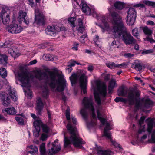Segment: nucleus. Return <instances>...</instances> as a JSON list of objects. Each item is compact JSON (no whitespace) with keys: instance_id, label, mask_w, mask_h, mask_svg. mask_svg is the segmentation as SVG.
Returning <instances> with one entry per match:
<instances>
[{"instance_id":"7c9ffc66","label":"nucleus","mask_w":155,"mask_h":155,"mask_svg":"<svg viewBox=\"0 0 155 155\" xmlns=\"http://www.w3.org/2000/svg\"><path fill=\"white\" fill-rule=\"evenodd\" d=\"M47 61H56L57 59L56 57L52 54H47L45 56Z\"/></svg>"},{"instance_id":"5fc2aeb1","label":"nucleus","mask_w":155,"mask_h":155,"mask_svg":"<svg viewBox=\"0 0 155 155\" xmlns=\"http://www.w3.org/2000/svg\"><path fill=\"white\" fill-rule=\"evenodd\" d=\"M78 44L76 43H75L74 44V46L72 48V49L77 51L78 50Z\"/></svg>"},{"instance_id":"774afa93","label":"nucleus","mask_w":155,"mask_h":155,"mask_svg":"<svg viewBox=\"0 0 155 155\" xmlns=\"http://www.w3.org/2000/svg\"><path fill=\"white\" fill-rule=\"evenodd\" d=\"M110 74H107L104 77V79L105 80L108 81L109 79Z\"/></svg>"},{"instance_id":"4c0bfd02","label":"nucleus","mask_w":155,"mask_h":155,"mask_svg":"<svg viewBox=\"0 0 155 155\" xmlns=\"http://www.w3.org/2000/svg\"><path fill=\"white\" fill-rule=\"evenodd\" d=\"M132 32L133 35L137 38H138L139 33L138 28H135L132 30Z\"/></svg>"},{"instance_id":"f257e3e1","label":"nucleus","mask_w":155,"mask_h":155,"mask_svg":"<svg viewBox=\"0 0 155 155\" xmlns=\"http://www.w3.org/2000/svg\"><path fill=\"white\" fill-rule=\"evenodd\" d=\"M48 73V75L43 70L39 69L36 71L35 74L36 78L45 81L41 86L42 95L45 98L49 95L48 84L52 89L58 92L63 91L66 85V81L63 74L52 71H49Z\"/></svg>"},{"instance_id":"dca6fc26","label":"nucleus","mask_w":155,"mask_h":155,"mask_svg":"<svg viewBox=\"0 0 155 155\" xmlns=\"http://www.w3.org/2000/svg\"><path fill=\"white\" fill-rule=\"evenodd\" d=\"M62 28L58 26H48L47 31H48V34L51 36H54L58 33L60 31Z\"/></svg>"},{"instance_id":"39448f33","label":"nucleus","mask_w":155,"mask_h":155,"mask_svg":"<svg viewBox=\"0 0 155 155\" xmlns=\"http://www.w3.org/2000/svg\"><path fill=\"white\" fill-rule=\"evenodd\" d=\"M83 103L84 107L81 109L80 110V114L83 118L86 120L88 116V112L87 109H88L92 112V115L93 120H92L91 123H87V126L90 128L96 124V117L94 113V109L93 106L92 99L91 98L85 97L83 101Z\"/></svg>"},{"instance_id":"6ab92c4d","label":"nucleus","mask_w":155,"mask_h":155,"mask_svg":"<svg viewBox=\"0 0 155 155\" xmlns=\"http://www.w3.org/2000/svg\"><path fill=\"white\" fill-rule=\"evenodd\" d=\"M52 147L48 150L49 155H53L56 153L61 150L60 145H58L56 146L54 143H52Z\"/></svg>"},{"instance_id":"4468645a","label":"nucleus","mask_w":155,"mask_h":155,"mask_svg":"<svg viewBox=\"0 0 155 155\" xmlns=\"http://www.w3.org/2000/svg\"><path fill=\"white\" fill-rule=\"evenodd\" d=\"M8 31L12 34H17L23 30L22 28L16 24H11L8 27Z\"/></svg>"},{"instance_id":"680f3d73","label":"nucleus","mask_w":155,"mask_h":155,"mask_svg":"<svg viewBox=\"0 0 155 155\" xmlns=\"http://www.w3.org/2000/svg\"><path fill=\"white\" fill-rule=\"evenodd\" d=\"M0 120L4 122H6L7 121L6 119L2 115L0 114Z\"/></svg>"},{"instance_id":"20e7f679","label":"nucleus","mask_w":155,"mask_h":155,"mask_svg":"<svg viewBox=\"0 0 155 155\" xmlns=\"http://www.w3.org/2000/svg\"><path fill=\"white\" fill-rule=\"evenodd\" d=\"M108 10L110 12V15L111 17V21L113 27L112 30L110 28L109 25L107 21V18L103 16L102 18V22L104 25L103 27L101 25H98L101 28L102 31L104 32L105 31L110 32L112 31H114L119 28L123 27L124 26L121 17L119 14L116 12H111L110 9Z\"/></svg>"},{"instance_id":"6e6552de","label":"nucleus","mask_w":155,"mask_h":155,"mask_svg":"<svg viewBox=\"0 0 155 155\" xmlns=\"http://www.w3.org/2000/svg\"><path fill=\"white\" fill-rule=\"evenodd\" d=\"M70 80L72 85L75 84L79 79L80 87L84 94L86 92V87L87 82V79L84 73L78 75L75 73H73L71 76L69 77Z\"/></svg>"},{"instance_id":"c756f323","label":"nucleus","mask_w":155,"mask_h":155,"mask_svg":"<svg viewBox=\"0 0 155 155\" xmlns=\"http://www.w3.org/2000/svg\"><path fill=\"white\" fill-rule=\"evenodd\" d=\"M114 5L116 9L119 10L122 9L124 6V4L119 1L116 2L114 3Z\"/></svg>"},{"instance_id":"a878e982","label":"nucleus","mask_w":155,"mask_h":155,"mask_svg":"<svg viewBox=\"0 0 155 155\" xmlns=\"http://www.w3.org/2000/svg\"><path fill=\"white\" fill-rule=\"evenodd\" d=\"M2 112L3 113L6 112L10 115H13L16 114V110L13 107L5 108V110H2Z\"/></svg>"},{"instance_id":"3c124183","label":"nucleus","mask_w":155,"mask_h":155,"mask_svg":"<svg viewBox=\"0 0 155 155\" xmlns=\"http://www.w3.org/2000/svg\"><path fill=\"white\" fill-rule=\"evenodd\" d=\"M126 66V63H123L120 64H117L116 67L119 68H122L124 66Z\"/></svg>"},{"instance_id":"c85d7f7f","label":"nucleus","mask_w":155,"mask_h":155,"mask_svg":"<svg viewBox=\"0 0 155 155\" xmlns=\"http://www.w3.org/2000/svg\"><path fill=\"white\" fill-rule=\"evenodd\" d=\"M131 67L137 70L140 71L142 69V66L140 63L134 62L132 63Z\"/></svg>"},{"instance_id":"e2e57ef3","label":"nucleus","mask_w":155,"mask_h":155,"mask_svg":"<svg viewBox=\"0 0 155 155\" xmlns=\"http://www.w3.org/2000/svg\"><path fill=\"white\" fill-rule=\"evenodd\" d=\"M26 105L28 107H33V103L31 102H28L27 103Z\"/></svg>"},{"instance_id":"bb28decb","label":"nucleus","mask_w":155,"mask_h":155,"mask_svg":"<svg viewBox=\"0 0 155 155\" xmlns=\"http://www.w3.org/2000/svg\"><path fill=\"white\" fill-rule=\"evenodd\" d=\"M117 86L115 81L114 79H112L109 82L108 86V89L109 90V93H110L112 90L115 87V86Z\"/></svg>"},{"instance_id":"e433bc0d","label":"nucleus","mask_w":155,"mask_h":155,"mask_svg":"<svg viewBox=\"0 0 155 155\" xmlns=\"http://www.w3.org/2000/svg\"><path fill=\"white\" fill-rule=\"evenodd\" d=\"M117 46V48H119V46L117 45V44H116V41L114 40L111 44V45L110 46V48L109 49V50L110 51H112L113 49L112 48H115V46Z\"/></svg>"},{"instance_id":"2eb2a0df","label":"nucleus","mask_w":155,"mask_h":155,"mask_svg":"<svg viewBox=\"0 0 155 155\" xmlns=\"http://www.w3.org/2000/svg\"><path fill=\"white\" fill-rule=\"evenodd\" d=\"M35 21L36 23L40 25H42L44 24L45 19L44 16L41 13H39L38 9L35 10Z\"/></svg>"},{"instance_id":"7ed1b4c3","label":"nucleus","mask_w":155,"mask_h":155,"mask_svg":"<svg viewBox=\"0 0 155 155\" xmlns=\"http://www.w3.org/2000/svg\"><path fill=\"white\" fill-rule=\"evenodd\" d=\"M66 128L71 136L69 137H67L65 133H64V147H67L69 144L72 143L76 147L82 148V144L85 143V142L79 137L76 127L72 125L69 122L67 125Z\"/></svg>"},{"instance_id":"09e8293b","label":"nucleus","mask_w":155,"mask_h":155,"mask_svg":"<svg viewBox=\"0 0 155 155\" xmlns=\"http://www.w3.org/2000/svg\"><path fill=\"white\" fill-rule=\"evenodd\" d=\"M153 52V49H149L146 50L143 52V53L145 54H150Z\"/></svg>"},{"instance_id":"338daca9","label":"nucleus","mask_w":155,"mask_h":155,"mask_svg":"<svg viewBox=\"0 0 155 155\" xmlns=\"http://www.w3.org/2000/svg\"><path fill=\"white\" fill-rule=\"evenodd\" d=\"M88 69L90 72H92L93 69V66L91 65L89 66L88 67Z\"/></svg>"},{"instance_id":"393cba45","label":"nucleus","mask_w":155,"mask_h":155,"mask_svg":"<svg viewBox=\"0 0 155 155\" xmlns=\"http://www.w3.org/2000/svg\"><path fill=\"white\" fill-rule=\"evenodd\" d=\"M8 94L13 101H17V97L15 90L10 88L8 90Z\"/></svg>"},{"instance_id":"0eeeda50","label":"nucleus","mask_w":155,"mask_h":155,"mask_svg":"<svg viewBox=\"0 0 155 155\" xmlns=\"http://www.w3.org/2000/svg\"><path fill=\"white\" fill-rule=\"evenodd\" d=\"M19 80L22 84V86L26 87L27 90L24 89V92L26 96L29 99L32 97L31 91L29 89L30 87L29 83L31 79H32L33 76L29 75V74L25 72H22L18 74Z\"/></svg>"},{"instance_id":"aec40b11","label":"nucleus","mask_w":155,"mask_h":155,"mask_svg":"<svg viewBox=\"0 0 155 155\" xmlns=\"http://www.w3.org/2000/svg\"><path fill=\"white\" fill-rule=\"evenodd\" d=\"M37 108L36 109L38 111V114H40L42 110L44 107V104L41 98L38 97L36 101Z\"/></svg>"},{"instance_id":"f8f14e48","label":"nucleus","mask_w":155,"mask_h":155,"mask_svg":"<svg viewBox=\"0 0 155 155\" xmlns=\"http://www.w3.org/2000/svg\"><path fill=\"white\" fill-rule=\"evenodd\" d=\"M116 102H121L126 103L127 101H128L129 104L132 105L134 104V94L133 91H130L128 94V99L124 98L122 97H117L114 100Z\"/></svg>"},{"instance_id":"2f4dec72","label":"nucleus","mask_w":155,"mask_h":155,"mask_svg":"<svg viewBox=\"0 0 155 155\" xmlns=\"http://www.w3.org/2000/svg\"><path fill=\"white\" fill-rule=\"evenodd\" d=\"M7 72L4 68H0V75L3 78H5L7 76Z\"/></svg>"},{"instance_id":"603ef678","label":"nucleus","mask_w":155,"mask_h":155,"mask_svg":"<svg viewBox=\"0 0 155 155\" xmlns=\"http://www.w3.org/2000/svg\"><path fill=\"white\" fill-rule=\"evenodd\" d=\"M99 36L98 35H97L96 36V38L94 39V42L95 43V44H96L98 46L100 47V45L99 44H98V41H99Z\"/></svg>"},{"instance_id":"6e6d98bb","label":"nucleus","mask_w":155,"mask_h":155,"mask_svg":"<svg viewBox=\"0 0 155 155\" xmlns=\"http://www.w3.org/2000/svg\"><path fill=\"white\" fill-rule=\"evenodd\" d=\"M146 118V117L144 116H142L141 117L139 121L140 124L141 125L143 123L144 121Z\"/></svg>"},{"instance_id":"72a5a7b5","label":"nucleus","mask_w":155,"mask_h":155,"mask_svg":"<svg viewBox=\"0 0 155 155\" xmlns=\"http://www.w3.org/2000/svg\"><path fill=\"white\" fill-rule=\"evenodd\" d=\"M40 151L41 154L44 155L45 153V144L42 143L40 146Z\"/></svg>"},{"instance_id":"473e14b6","label":"nucleus","mask_w":155,"mask_h":155,"mask_svg":"<svg viewBox=\"0 0 155 155\" xmlns=\"http://www.w3.org/2000/svg\"><path fill=\"white\" fill-rule=\"evenodd\" d=\"M143 30L144 33L146 35H151L152 33V30L147 27H143Z\"/></svg>"},{"instance_id":"79ce46f5","label":"nucleus","mask_w":155,"mask_h":155,"mask_svg":"<svg viewBox=\"0 0 155 155\" xmlns=\"http://www.w3.org/2000/svg\"><path fill=\"white\" fill-rule=\"evenodd\" d=\"M150 141L151 143H155V131L153 132Z\"/></svg>"},{"instance_id":"9b49d317","label":"nucleus","mask_w":155,"mask_h":155,"mask_svg":"<svg viewBox=\"0 0 155 155\" xmlns=\"http://www.w3.org/2000/svg\"><path fill=\"white\" fill-rule=\"evenodd\" d=\"M137 12L135 9L133 8H130L127 11V23L129 25H133L135 21Z\"/></svg>"},{"instance_id":"a211bd4d","label":"nucleus","mask_w":155,"mask_h":155,"mask_svg":"<svg viewBox=\"0 0 155 155\" xmlns=\"http://www.w3.org/2000/svg\"><path fill=\"white\" fill-rule=\"evenodd\" d=\"M8 94L5 92H0V97L3 100V105L5 106H7L10 104V99L8 97Z\"/></svg>"},{"instance_id":"052dcab7","label":"nucleus","mask_w":155,"mask_h":155,"mask_svg":"<svg viewBox=\"0 0 155 155\" xmlns=\"http://www.w3.org/2000/svg\"><path fill=\"white\" fill-rule=\"evenodd\" d=\"M37 61L36 59L34 60L31 61L29 63V65H32L35 64L37 62Z\"/></svg>"},{"instance_id":"cd10ccee","label":"nucleus","mask_w":155,"mask_h":155,"mask_svg":"<svg viewBox=\"0 0 155 155\" xmlns=\"http://www.w3.org/2000/svg\"><path fill=\"white\" fill-rule=\"evenodd\" d=\"M42 124V122L39 118H37L33 122V126L35 128L40 129V126Z\"/></svg>"},{"instance_id":"13d9d810","label":"nucleus","mask_w":155,"mask_h":155,"mask_svg":"<svg viewBox=\"0 0 155 155\" xmlns=\"http://www.w3.org/2000/svg\"><path fill=\"white\" fill-rule=\"evenodd\" d=\"M147 24L148 25H154V23L151 21H148L147 22Z\"/></svg>"},{"instance_id":"49530a36","label":"nucleus","mask_w":155,"mask_h":155,"mask_svg":"<svg viewBox=\"0 0 155 155\" xmlns=\"http://www.w3.org/2000/svg\"><path fill=\"white\" fill-rule=\"evenodd\" d=\"M87 35L86 34H84L83 35L81 36L80 37V41L82 43H84V40L85 38L87 37Z\"/></svg>"},{"instance_id":"58836bf2","label":"nucleus","mask_w":155,"mask_h":155,"mask_svg":"<svg viewBox=\"0 0 155 155\" xmlns=\"http://www.w3.org/2000/svg\"><path fill=\"white\" fill-rule=\"evenodd\" d=\"M41 127L42 128L43 132L46 133H48L49 132V128L46 124H42Z\"/></svg>"},{"instance_id":"c03bdc74","label":"nucleus","mask_w":155,"mask_h":155,"mask_svg":"<svg viewBox=\"0 0 155 155\" xmlns=\"http://www.w3.org/2000/svg\"><path fill=\"white\" fill-rule=\"evenodd\" d=\"M126 94H125L124 92V90L123 88L119 91L118 92V95L122 96H126Z\"/></svg>"},{"instance_id":"de8ad7c7","label":"nucleus","mask_w":155,"mask_h":155,"mask_svg":"<svg viewBox=\"0 0 155 155\" xmlns=\"http://www.w3.org/2000/svg\"><path fill=\"white\" fill-rule=\"evenodd\" d=\"M48 137V136L47 135L43 134L41 137V139L43 141L45 140Z\"/></svg>"},{"instance_id":"a19ab883","label":"nucleus","mask_w":155,"mask_h":155,"mask_svg":"<svg viewBox=\"0 0 155 155\" xmlns=\"http://www.w3.org/2000/svg\"><path fill=\"white\" fill-rule=\"evenodd\" d=\"M106 65L110 68H113L116 67L117 64H115L114 62L107 63L106 64Z\"/></svg>"},{"instance_id":"ea45409f","label":"nucleus","mask_w":155,"mask_h":155,"mask_svg":"<svg viewBox=\"0 0 155 155\" xmlns=\"http://www.w3.org/2000/svg\"><path fill=\"white\" fill-rule=\"evenodd\" d=\"M40 131V129L35 128L33 130V134L35 137L39 136V133Z\"/></svg>"},{"instance_id":"4d7b16f0","label":"nucleus","mask_w":155,"mask_h":155,"mask_svg":"<svg viewBox=\"0 0 155 155\" xmlns=\"http://www.w3.org/2000/svg\"><path fill=\"white\" fill-rule=\"evenodd\" d=\"M145 131V130L144 128L143 127H141L138 130V133L139 134H141L142 132H144Z\"/></svg>"},{"instance_id":"1a4fd4ad","label":"nucleus","mask_w":155,"mask_h":155,"mask_svg":"<svg viewBox=\"0 0 155 155\" xmlns=\"http://www.w3.org/2000/svg\"><path fill=\"white\" fill-rule=\"evenodd\" d=\"M132 91L134 94V92ZM140 91H136L134 92L136 96L137 97H139L140 95ZM134 101H136L135 107L137 108H140L143 109V111H145L144 108H150L152 105V101L149 98H144L141 99L140 100L138 101L135 100V98Z\"/></svg>"},{"instance_id":"8fccbe9b","label":"nucleus","mask_w":155,"mask_h":155,"mask_svg":"<svg viewBox=\"0 0 155 155\" xmlns=\"http://www.w3.org/2000/svg\"><path fill=\"white\" fill-rule=\"evenodd\" d=\"M92 15L94 17H97V13L93 9H91V13L90 15Z\"/></svg>"},{"instance_id":"b1692460","label":"nucleus","mask_w":155,"mask_h":155,"mask_svg":"<svg viewBox=\"0 0 155 155\" xmlns=\"http://www.w3.org/2000/svg\"><path fill=\"white\" fill-rule=\"evenodd\" d=\"M147 130L149 133H151L153 127V125L154 122V119H147Z\"/></svg>"},{"instance_id":"f704fd0d","label":"nucleus","mask_w":155,"mask_h":155,"mask_svg":"<svg viewBox=\"0 0 155 155\" xmlns=\"http://www.w3.org/2000/svg\"><path fill=\"white\" fill-rule=\"evenodd\" d=\"M15 120L20 124L23 125L24 124V121L23 118L21 117L17 116L15 117Z\"/></svg>"},{"instance_id":"9d476101","label":"nucleus","mask_w":155,"mask_h":155,"mask_svg":"<svg viewBox=\"0 0 155 155\" xmlns=\"http://www.w3.org/2000/svg\"><path fill=\"white\" fill-rule=\"evenodd\" d=\"M76 19L75 17H70L68 19V23L71 25L72 28L76 27V29L78 31L82 33L84 30V27L83 25V23L82 19L79 18L78 19L76 25H75V22Z\"/></svg>"},{"instance_id":"bf43d9fd","label":"nucleus","mask_w":155,"mask_h":155,"mask_svg":"<svg viewBox=\"0 0 155 155\" xmlns=\"http://www.w3.org/2000/svg\"><path fill=\"white\" fill-rule=\"evenodd\" d=\"M144 2L147 5L151 6L152 2L149 1H144Z\"/></svg>"},{"instance_id":"5701e85b","label":"nucleus","mask_w":155,"mask_h":155,"mask_svg":"<svg viewBox=\"0 0 155 155\" xmlns=\"http://www.w3.org/2000/svg\"><path fill=\"white\" fill-rule=\"evenodd\" d=\"M97 153L99 155H111L112 152L109 150H103L101 147H97L95 148Z\"/></svg>"},{"instance_id":"864d4df0","label":"nucleus","mask_w":155,"mask_h":155,"mask_svg":"<svg viewBox=\"0 0 155 155\" xmlns=\"http://www.w3.org/2000/svg\"><path fill=\"white\" fill-rule=\"evenodd\" d=\"M144 5L143 4L139 3L138 4H136L134 5L133 6L137 8L141 7V8H144Z\"/></svg>"},{"instance_id":"412c9836","label":"nucleus","mask_w":155,"mask_h":155,"mask_svg":"<svg viewBox=\"0 0 155 155\" xmlns=\"http://www.w3.org/2000/svg\"><path fill=\"white\" fill-rule=\"evenodd\" d=\"M81 5L83 12L87 15H90L91 13V9L83 1H81Z\"/></svg>"},{"instance_id":"0e129e2a","label":"nucleus","mask_w":155,"mask_h":155,"mask_svg":"<svg viewBox=\"0 0 155 155\" xmlns=\"http://www.w3.org/2000/svg\"><path fill=\"white\" fill-rule=\"evenodd\" d=\"M125 56L128 58H130L131 57H133L134 55L133 54H132L131 53H127L126 54H125Z\"/></svg>"},{"instance_id":"c9c22d12","label":"nucleus","mask_w":155,"mask_h":155,"mask_svg":"<svg viewBox=\"0 0 155 155\" xmlns=\"http://www.w3.org/2000/svg\"><path fill=\"white\" fill-rule=\"evenodd\" d=\"M76 62L75 61H73L70 64L67 66L68 68H67L68 72L69 73H70L72 70V67L74 66L75 65V63Z\"/></svg>"},{"instance_id":"423d86ee","label":"nucleus","mask_w":155,"mask_h":155,"mask_svg":"<svg viewBox=\"0 0 155 155\" xmlns=\"http://www.w3.org/2000/svg\"><path fill=\"white\" fill-rule=\"evenodd\" d=\"M113 32L115 37L120 38L122 41L127 45L134 44L136 43L135 39L130 32L127 31L124 26Z\"/></svg>"},{"instance_id":"69168bd1","label":"nucleus","mask_w":155,"mask_h":155,"mask_svg":"<svg viewBox=\"0 0 155 155\" xmlns=\"http://www.w3.org/2000/svg\"><path fill=\"white\" fill-rule=\"evenodd\" d=\"M147 135H144L142 137L141 139H140V141L141 142H143V141L144 140L146 139L147 138Z\"/></svg>"},{"instance_id":"4be33fe9","label":"nucleus","mask_w":155,"mask_h":155,"mask_svg":"<svg viewBox=\"0 0 155 155\" xmlns=\"http://www.w3.org/2000/svg\"><path fill=\"white\" fill-rule=\"evenodd\" d=\"M8 53L14 58L18 57L20 55V54L15 47H12L9 48L8 50Z\"/></svg>"},{"instance_id":"a18cd8bd","label":"nucleus","mask_w":155,"mask_h":155,"mask_svg":"<svg viewBox=\"0 0 155 155\" xmlns=\"http://www.w3.org/2000/svg\"><path fill=\"white\" fill-rule=\"evenodd\" d=\"M66 116L67 119L68 120H70V109L68 108L66 111Z\"/></svg>"},{"instance_id":"f03ea898","label":"nucleus","mask_w":155,"mask_h":155,"mask_svg":"<svg viewBox=\"0 0 155 155\" xmlns=\"http://www.w3.org/2000/svg\"><path fill=\"white\" fill-rule=\"evenodd\" d=\"M97 88L98 90V93L96 92L95 91H94V95L95 101L98 105V106L97 108V112L98 118L101 123V127L103 126L105 124H106L105 127L104 129V136L109 139L112 145L115 147H119V145L115 141L111 139V134L109 131H108V130H110L111 129L110 126V124L108 123L107 122V121L105 118L102 117V115L101 114V110L102 108L100 106L101 102L99 95H100L103 97H105L106 96L107 86L106 85L104 84L101 87H100V85L98 84Z\"/></svg>"},{"instance_id":"f3484780","label":"nucleus","mask_w":155,"mask_h":155,"mask_svg":"<svg viewBox=\"0 0 155 155\" xmlns=\"http://www.w3.org/2000/svg\"><path fill=\"white\" fill-rule=\"evenodd\" d=\"M18 15L17 20L20 23L23 21L26 24H29V21L28 19L26 12H23L22 11H20L19 12Z\"/></svg>"},{"instance_id":"37998d69","label":"nucleus","mask_w":155,"mask_h":155,"mask_svg":"<svg viewBox=\"0 0 155 155\" xmlns=\"http://www.w3.org/2000/svg\"><path fill=\"white\" fill-rule=\"evenodd\" d=\"M35 0H28L29 5L33 8H36L35 4L34 3V1Z\"/></svg>"},{"instance_id":"ddd939ff","label":"nucleus","mask_w":155,"mask_h":155,"mask_svg":"<svg viewBox=\"0 0 155 155\" xmlns=\"http://www.w3.org/2000/svg\"><path fill=\"white\" fill-rule=\"evenodd\" d=\"M10 11L7 8H2L0 14V22L1 20L4 24L8 23L10 20Z\"/></svg>"}]
</instances>
